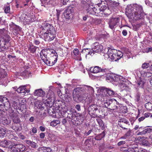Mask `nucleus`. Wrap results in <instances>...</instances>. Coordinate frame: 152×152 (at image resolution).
<instances>
[{"label":"nucleus","mask_w":152,"mask_h":152,"mask_svg":"<svg viewBox=\"0 0 152 152\" xmlns=\"http://www.w3.org/2000/svg\"><path fill=\"white\" fill-rule=\"evenodd\" d=\"M92 131V130L91 129H90L89 130L88 132H85V133H84V134L86 136H88L91 134Z\"/></svg>","instance_id":"obj_62"},{"label":"nucleus","mask_w":152,"mask_h":152,"mask_svg":"<svg viewBox=\"0 0 152 152\" xmlns=\"http://www.w3.org/2000/svg\"><path fill=\"white\" fill-rule=\"evenodd\" d=\"M64 15L66 19H72V15L69 10H67L64 13Z\"/></svg>","instance_id":"obj_28"},{"label":"nucleus","mask_w":152,"mask_h":152,"mask_svg":"<svg viewBox=\"0 0 152 152\" xmlns=\"http://www.w3.org/2000/svg\"><path fill=\"white\" fill-rule=\"evenodd\" d=\"M42 151L38 152H51V149L50 148L45 147L42 148Z\"/></svg>","instance_id":"obj_45"},{"label":"nucleus","mask_w":152,"mask_h":152,"mask_svg":"<svg viewBox=\"0 0 152 152\" xmlns=\"http://www.w3.org/2000/svg\"><path fill=\"white\" fill-rule=\"evenodd\" d=\"M1 37H3V40H2V42L1 43V46L0 47V51L3 50H4L6 49V47L5 46L6 43L8 42L10 40V36L8 35H6L5 36V37L7 39H6L3 36H1Z\"/></svg>","instance_id":"obj_12"},{"label":"nucleus","mask_w":152,"mask_h":152,"mask_svg":"<svg viewBox=\"0 0 152 152\" xmlns=\"http://www.w3.org/2000/svg\"><path fill=\"white\" fill-rule=\"evenodd\" d=\"M4 9L5 13L7 14L10 13V7L9 5H5Z\"/></svg>","instance_id":"obj_41"},{"label":"nucleus","mask_w":152,"mask_h":152,"mask_svg":"<svg viewBox=\"0 0 152 152\" xmlns=\"http://www.w3.org/2000/svg\"><path fill=\"white\" fill-rule=\"evenodd\" d=\"M3 116L2 118L0 119V123L5 126L10 124L11 122V119L8 118L7 119L5 117V113Z\"/></svg>","instance_id":"obj_15"},{"label":"nucleus","mask_w":152,"mask_h":152,"mask_svg":"<svg viewBox=\"0 0 152 152\" xmlns=\"http://www.w3.org/2000/svg\"><path fill=\"white\" fill-rule=\"evenodd\" d=\"M39 36L46 41L49 42L53 40L56 36V32H47L45 31H41Z\"/></svg>","instance_id":"obj_4"},{"label":"nucleus","mask_w":152,"mask_h":152,"mask_svg":"<svg viewBox=\"0 0 152 152\" xmlns=\"http://www.w3.org/2000/svg\"><path fill=\"white\" fill-rule=\"evenodd\" d=\"M8 112L10 116L12 118V120L14 123L18 124L20 123V120L19 118L17 113L14 112V110L12 109H10Z\"/></svg>","instance_id":"obj_8"},{"label":"nucleus","mask_w":152,"mask_h":152,"mask_svg":"<svg viewBox=\"0 0 152 152\" xmlns=\"http://www.w3.org/2000/svg\"><path fill=\"white\" fill-rule=\"evenodd\" d=\"M45 103L49 107H51L53 105V102L51 100H50V102L49 101H47Z\"/></svg>","instance_id":"obj_51"},{"label":"nucleus","mask_w":152,"mask_h":152,"mask_svg":"<svg viewBox=\"0 0 152 152\" xmlns=\"http://www.w3.org/2000/svg\"><path fill=\"white\" fill-rule=\"evenodd\" d=\"M12 144L13 143L11 140H4L1 141L0 142V145L4 148H7L8 146L9 147V146L12 145Z\"/></svg>","instance_id":"obj_17"},{"label":"nucleus","mask_w":152,"mask_h":152,"mask_svg":"<svg viewBox=\"0 0 152 152\" xmlns=\"http://www.w3.org/2000/svg\"><path fill=\"white\" fill-rule=\"evenodd\" d=\"M47 96L50 100H53V101H54V94L53 92L50 91L48 92Z\"/></svg>","instance_id":"obj_35"},{"label":"nucleus","mask_w":152,"mask_h":152,"mask_svg":"<svg viewBox=\"0 0 152 152\" xmlns=\"http://www.w3.org/2000/svg\"><path fill=\"white\" fill-rule=\"evenodd\" d=\"M11 148L12 152H23L27 150V148L25 145L20 143H13Z\"/></svg>","instance_id":"obj_6"},{"label":"nucleus","mask_w":152,"mask_h":152,"mask_svg":"<svg viewBox=\"0 0 152 152\" xmlns=\"http://www.w3.org/2000/svg\"><path fill=\"white\" fill-rule=\"evenodd\" d=\"M73 100L77 103L82 102L87 96L84 94L83 92L77 87L74 89L73 92Z\"/></svg>","instance_id":"obj_2"},{"label":"nucleus","mask_w":152,"mask_h":152,"mask_svg":"<svg viewBox=\"0 0 152 152\" xmlns=\"http://www.w3.org/2000/svg\"><path fill=\"white\" fill-rule=\"evenodd\" d=\"M150 66L149 63H143L142 65V68L143 69H146Z\"/></svg>","instance_id":"obj_49"},{"label":"nucleus","mask_w":152,"mask_h":152,"mask_svg":"<svg viewBox=\"0 0 152 152\" xmlns=\"http://www.w3.org/2000/svg\"><path fill=\"white\" fill-rule=\"evenodd\" d=\"M107 54L109 58L115 61L119 60L123 56V53L120 51H117L115 50L109 49Z\"/></svg>","instance_id":"obj_3"},{"label":"nucleus","mask_w":152,"mask_h":152,"mask_svg":"<svg viewBox=\"0 0 152 152\" xmlns=\"http://www.w3.org/2000/svg\"><path fill=\"white\" fill-rule=\"evenodd\" d=\"M106 71V69H101L98 66H95L92 70V68L91 69V72L92 73H96L99 72H105Z\"/></svg>","instance_id":"obj_19"},{"label":"nucleus","mask_w":152,"mask_h":152,"mask_svg":"<svg viewBox=\"0 0 152 152\" xmlns=\"http://www.w3.org/2000/svg\"><path fill=\"white\" fill-rule=\"evenodd\" d=\"M140 94L139 92H137L135 95V100L137 102H138L140 99Z\"/></svg>","instance_id":"obj_47"},{"label":"nucleus","mask_w":152,"mask_h":152,"mask_svg":"<svg viewBox=\"0 0 152 152\" xmlns=\"http://www.w3.org/2000/svg\"><path fill=\"white\" fill-rule=\"evenodd\" d=\"M96 121L100 126L102 128H104V125L102 120L100 118L96 119Z\"/></svg>","instance_id":"obj_40"},{"label":"nucleus","mask_w":152,"mask_h":152,"mask_svg":"<svg viewBox=\"0 0 152 152\" xmlns=\"http://www.w3.org/2000/svg\"><path fill=\"white\" fill-rule=\"evenodd\" d=\"M112 99H110L106 100V102L104 103L105 107H106L108 106H109L110 107V104H111V102Z\"/></svg>","instance_id":"obj_44"},{"label":"nucleus","mask_w":152,"mask_h":152,"mask_svg":"<svg viewBox=\"0 0 152 152\" xmlns=\"http://www.w3.org/2000/svg\"><path fill=\"white\" fill-rule=\"evenodd\" d=\"M131 131L129 130L124 135V138H126L129 137L131 135Z\"/></svg>","instance_id":"obj_50"},{"label":"nucleus","mask_w":152,"mask_h":152,"mask_svg":"<svg viewBox=\"0 0 152 152\" xmlns=\"http://www.w3.org/2000/svg\"><path fill=\"white\" fill-rule=\"evenodd\" d=\"M6 100V97L0 96V107H1L2 104H3V102L4 100Z\"/></svg>","instance_id":"obj_48"},{"label":"nucleus","mask_w":152,"mask_h":152,"mask_svg":"<svg viewBox=\"0 0 152 152\" xmlns=\"http://www.w3.org/2000/svg\"><path fill=\"white\" fill-rule=\"evenodd\" d=\"M7 132L5 128L0 127V138H3L5 137Z\"/></svg>","instance_id":"obj_32"},{"label":"nucleus","mask_w":152,"mask_h":152,"mask_svg":"<svg viewBox=\"0 0 152 152\" xmlns=\"http://www.w3.org/2000/svg\"><path fill=\"white\" fill-rule=\"evenodd\" d=\"M27 90L26 88V86H21L17 89V92L18 93H25L27 92Z\"/></svg>","instance_id":"obj_31"},{"label":"nucleus","mask_w":152,"mask_h":152,"mask_svg":"<svg viewBox=\"0 0 152 152\" xmlns=\"http://www.w3.org/2000/svg\"><path fill=\"white\" fill-rule=\"evenodd\" d=\"M45 94V93L42 89L36 90L34 92V95L37 96H43Z\"/></svg>","instance_id":"obj_26"},{"label":"nucleus","mask_w":152,"mask_h":152,"mask_svg":"<svg viewBox=\"0 0 152 152\" xmlns=\"http://www.w3.org/2000/svg\"><path fill=\"white\" fill-rule=\"evenodd\" d=\"M60 123V121L58 120H55L50 122V125L53 126H55Z\"/></svg>","instance_id":"obj_38"},{"label":"nucleus","mask_w":152,"mask_h":152,"mask_svg":"<svg viewBox=\"0 0 152 152\" xmlns=\"http://www.w3.org/2000/svg\"><path fill=\"white\" fill-rule=\"evenodd\" d=\"M6 76V73L4 70H3L2 72L0 73V84L3 85H5V83H4V80H6L5 78Z\"/></svg>","instance_id":"obj_25"},{"label":"nucleus","mask_w":152,"mask_h":152,"mask_svg":"<svg viewBox=\"0 0 152 152\" xmlns=\"http://www.w3.org/2000/svg\"><path fill=\"white\" fill-rule=\"evenodd\" d=\"M123 123H125L126 124H128L129 125V122L126 119L124 118H121L120 119L118 122V125L121 128L124 129H127V128H126L125 127H124L123 126L122 124Z\"/></svg>","instance_id":"obj_20"},{"label":"nucleus","mask_w":152,"mask_h":152,"mask_svg":"<svg viewBox=\"0 0 152 152\" xmlns=\"http://www.w3.org/2000/svg\"><path fill=\"white\" fill-rule=\"evenodd\" d=\"M146 133H150L152 132V129L151 128H147L145 129Z\"/></svg>","instance_id":"obj_59"},{"label":"nucleus","mask_w":152,"mask_h":152,"mask_svg":"<svg viewBox=\"0 0 152 152\" xmlns=\"http://www.w3.org/2000/svg\"><path fill=\"white\" fill-rule=\"evenodd\" d=\"M42 30L41 31H45L47 32L56 31L55 28L50 24L48 23H44L42 26Z\"/></svg>","instance_id":"obj_10"},{"label":"nucleus","mask_w":152,"mask_h":152,"mask_svg":"<svg viewBox=\"0 0 152 152\" xmlns=\"http://www.w3.org/2000/svg\"><path fill=\"white\" fill-rule=\"evenodd\" d=\"M86 9V12L87 15H94L93 12V6L90 4L84 7H82L81 10Z\"/></svg>","instance_id":"obj_11"},{"label":"nucleus","mask_w":152,"mask_h":152,"mask_svg":"<svg viewBox=\"0 0 152 152\" xmlns=\"http://www.w3.org/2000/svg\"><path fill=\"white\" fill-rule=\"evenodd\" d=\"M34 108L35 109H43L40 101L38 100H36L34 102Z\"/></svg>","instance_id":"obj_27"},{"label":"nucleus","mask_w":152,"mask_h":152,"mask_svg":"<svg viewBox=\"0 0 152 152\" xmlns=\"http://www.w3.org/2000/svg\"><path fill=\"white\" fill-rule=\"evenodd\" d=\"M137 84L138 85V86H140V85H141V86L142 87V86L143 84V82H142L141 81H137Z\"/></svg>","instance_id":"obj_61"},{"label":"nucleus","mask_w":152,"mask_h":152,"mask_svg":"<svg viewBox=\"0 0 152 152\" xmlns=\"http://www.w3.org/2000/svg\"><path fill=\"white\" fill-rule=\"evenodd\" d=\"M21 124L19 123H14L12 124L11 128L14 130L17 131L20 130L21 129Z\"/></svg>","instance_id":"obj_29"},{"label":"nucleus","mask_w":152,"mask_h":152,"mask_svg":"<svg viewBox=\"0 0 152 152\" xmlns=\"http://www.w3.org/2000/svg\"><path fill=\"white\" fill-rule=\"evenodd\" d=\"M98 110V109L97 108L96 105L95 104L91 105L88 109L89 113H90L91 112H94V113H95L96 111Z\"/></svg>","instance_id":"obj_33"},{"label":"nucleus","mask_w":152,"mask_h":152,"mask_svg":"<svg viewBox=\"0 0 152 152\" xmlns=\"http://www.w3.org/2000/svg\"><path fill=\"white\" fill-rule=\"evenodd\" d=\"M5 113L3 112L2 111L0 110V119L3 117L4 115L5 114Z\"/></svg>","instance_id":"obj_63"},{"label":"nucleus","mask_w":152,"mask_h":152,"mask_svg":"<svg viewBox=\"0 0 152 152\" xmlns=\"http://www.w3.org/2000/svg\"><path fill=\"white\" fill-rule=\"evenodd\" d=\"M125 10L126 14L129 18L138 20L142 18L143 10L141 5L134 4L127 6Z\"/></svg>","instance_id":"obj_1"},{"label":"nucleus","mask_w":152,"mask_h":152,"mask_svg":"<svg viewBox=\"0 0 152 152\" xmlns=\"http://www.w3.org/2000/svg\"><path fill=\"white\" fill-rule=\"evenodd\" d=\"M110 109L112 110H117L120 107L119 103L114 99H112Z\"/></svg>","instance_id":"obj_13"},{"label":"nucleus","mask_w":152,"mask_h":152,"mask_svg":"<svg viewBox=\"0 0 152 152\" xmlns=\"http://www.w3.org/2000/svg\"><path fill=\"white\" fill-rule=\"evenodd\" d=\"M12 102V106L15 109L17 110L19 108V105L18 103L15 101H13Z\"/></svg>","instance_id":"obj_43"},{"label":"nucleus","mask_w":152,"mask_h":152,"mask_svg":"<svg viewBox=\"0 0 152 152\" xmlns=\"http://www.w3.org/2000/svg\"><path fill=\"white\" fill-rule=\"evenodd\" d=\"M120 19L119 18H112L109 20V26L112 29L114 30L116 27L119 24Z\"/></svg>","instance_id":"obj_7"},{"label":"nucleus","mask_w":152,"mask_h":152,"mask_svg":"<svg viewBox=\"0 0 152 152\" xmlns=\"http://www.w3.org/2000/svg\"><path fill=\"white\" fill-rule=\"evenodd\" d=\"M6 32V31L4 29H0V35H4V34L5 32Z\"/></svg>","instance_id":"obj_58"},{"label":"nucleus","mask_w":152,"mask_h":152,"mask_svg":"<svg viewBox=\"0 0 152 152\" xmlns=\"http://www.w3.org/2000/svg\"><path fill=\"white\" fill-rule=\"evenodd\" d=\"M136 151L133 148H129L128 150V152H136Z\"/></svg>","instance_id":"obj_54"},{"label":"nucleus","mask_w":152,"mask_h":152,"mask_svg":"<svg viewBox=\"0 0 152 152\" xmlns=\"http://www.w3.org/2000/svg\"><path fill=\"white\" fill-rule=\"evenodd\" d=\"M107 79L111 82H118L119 80V77L118 76H115L114 75H107Z\"/></svg>","instance_id":"obj_24"},{"label":"nucleus","mask_w":152,"mask_h":152,"mask_svg":"<svg viewBox=\"0 0 152 152\" xmlns=\"http://www.w3.org/2000/svg\"><path fill=\"white\" fill-rule=\"evenodd\" d=\"M79 50L77 49H75L73 50V53L75 56H77L78 54Z\"/></svg>","instance_id":"obj_56"},{"label":"nucleus","mask_w":152,"mask_h":152,"mask_svg":"<svg viewBox=\"0 0 152 152\" xmlns=\"http://www.w3.org/2000/svg\"><path fill=\"white\" fill-rule=\"evenodd\" d=\"M45 134L44 133H41L39 134V137L42 139H43L45 137Z\"/></svg>","instance_id":"obj_64"},{"label":"nucleus","mask_w":152,"mask_h":152,"mask_svg":"<svg viewBox=\"0 0 152 152\" xmlns=\"http://www.w3.org/2000/svg\"><path fill=\"white\" fill-rule=\"evenodd\" d=\"M93 12H94V15L95 14H98L102 12V10H100V8L97 9L95 7H93Z\"/></svg>","instance_id":"obj_46"},{"label":"nucleus","mask_w":152,"mask_h":152,"mask_svg":"<svg viewBox=\"0 0 152 152\" xmlns=\"http://www.w3.org/2000/svg\"><path fill=\"white\" fill-rule=\"evenodd\" d=\"M119 3L118 2H116L115 1H112L111 2L110 6L113 9H117L119 7Z\"/></svg>","instance_id":"obj_34"},{"label":"nucleus","mask_w":152,"mask_h":152,"mask_svg":"<svg viewBox=\"0 0 152 152\" xmlns=\"http://www.w3.org/2000/svg\"><path fill=\"white\" fill-rule=\"evenodd\" d=\"M37 48L33 45H30L29 48V49L31 53H34L35 52Z\"/></svg>","instance_id":"obj_39"},{"label":"nucleus","mask_w":152,"mask_h":152,"mask_svg":"<svg viewBox=\"0 0 152 152\" xmlns=\"http://www.w3.org/2000/svg\"><path fill=\"white\" fill-rule=\"evenodd\" d=\"M75 115L74 114V115H73V114H72L71 117H69V118L70 119H71L72 120H75V119H77V118L75 116Z\"/></svg>","instance_id":"obj_57"},{"label":"nucleus","mask_w":152,"mask_h":152,"mask_svg":"<svg viewBox=\"0 0 152 152\" xmlns=\"http://www.w3.org/2000/svg\"><path fill=\"white\" fill-rule=\"evenodd\" d=\"M26 142L32 148H37L38 147V145L35 142L29 140L26 141Z\"/></svg>","instance_id":"obj_30"},{"label":"nucleus","mask_w":152,"mask_h":152,"mask_svg":"<svg viewBox=\"0 0 152 152\" xmlns=\"http://www.w3.org/2000/svg\"><path fill=\"white\" fill-rule=\"evenodd\" d=\"M100 3H99L100 5L98 6L100 7V10H102V12L108 8L107 3L106 0H103V1H100Z\"/></svg>","instance_id":"obj_14"},{"label":"nucleus","mask_w":152,"mask_h":152,"mask_svg":"<svg viewBox=\"0 0 152 152\" xmlns=\"http://www.w3.org/2000/svg\"><path fill=\"white\" fill-rule=\"evenodd\" d=\"M6 100H4L3 102V104H2L1 107L6 110H9L10 109V104L7 98H6Z\"/></svg>","instance_id":"obj_23"},{"label":"nucleus","mask_w":152,"mask_h":152,"mask_svg":"<svg viewBox=\"0 0 152 152\" xmlns=\"http://www.w3.org/2000/svg\"><path fill=\"white\" fill-rule=\"evenodd\" d=\"M56 10L57 11L56 16H57V19L58 20L60 17L61 11L58 10Z\"/></svg>","instance_id":"obj_53"},{"label":"nucleus","mask_w":152,"mask_h":152,"mask_svg":"<svg viewBox=\"0 0 152 152\" xmlns=\"http://www.w3.org/2000/svg\"><path fill=\"white\" fill-rule=\"evenodd\" d=\"M90 49V50H89V51L88 52V53L86 54V57L87 56V55L88 54V55L90 54V55H91V56H92V53H93V54H94L95 53V52H94V51H93V48L92 49Z\"/></svg>","instance_id":"obj_52"},{"label":"nucleus","mask_w":152,"mask_h":152,"mask_svg":"<svg viewBox=\"0 0 152 152\" xmlns=\"http://www.w3.org/2000/svg\"><path fill=\"white\" fill-rule=\"evenodd\" d=\"M78 88L83 92L84 94L88 96L90 94H92L94 92V88L90 86L85 85L83 87H78Z\"/></svg>","instance_id":"obj_9"},{"label":"nucleus","mask_w":152,"mask_h":152,"mask_svg":"<svg viewBox=\"0 0 152 152\" xmlns=\"http://www.w3.org/2000/svg\"><path fill=\"white\" fill-rule=\"evenodd\" d=\"M105 136V134L104 132L101 133L96 136L95 137V139L97 140H100Z\"/></svg>","instance_id":"obj_36"},{"label":"nucleus","mask_w":152,"mask_h":152,"mask_svg":"<svg viewBox=\"0 0 152 152\" xmlns=\"http://www.w3.org/2000/svg\"><path fill=\"white\" fill-rule=\"evenodd\" d=\"M102 92H106L109 95L112 96L115 94V92L113 91L110 88H107L105 87H102L101 89Z\"/></svg>","instance_id":"obj_18"},{"label":"nucleus","mask_w":152,"mask_h":152,"mask_svg":"<svg viewBox=\"0 0 152 152\" xmlns=\"http://www.w3.org/2000/svg\"><path fill=\"white\" fill-rule=\"evenodd\" d=\"M75 108L78 111H80L81 110L80 106L79 104H77L76 105Z\"/></svg>","instance_id":"obj_60"},{"label":"nucleus","mask_w":152,"mask_h":152,"mask_svg":"<svg viewBox=\"0 0 152 152\" xmlns=\"http://www.w3.org/2000/svg\"><path fill=\"white\" fill-rule=\"evenodd\" d=\"M50 51L51 52V57L50 58H48L45 63L48 65L52 66L56 63L58 55L56 51L53 49H51Z\"/></svg>","instance_id":"obj_5"},{"label":"nucleus","mask_w":152,"mask_h":152,"mask_svg":"<svg viewBox=\"0 0 152 152\" xmlns=\"http://www.w3.org/2000/svg\"><path fill=\"white\" fill-rule=\"evenodd\" d=\"M94 48H93V50L95 53H99L101 52L103 48L102 45H100L97 42H95L94 44Z\"/></svg>","instance_id":"obj_16"},{"label":"nucleus","mask_w":152,"mask_h":152,"mask_svg":"<svg viewBox=\"0 0 152 152\" xmlns=\"http://www.w3.org/2000/svg\"><path fill=\"white\" fill-rule=\"evenodd\" d=\"M69 0H51L53 2L52 4L55 5L56 4H59L60 5H65L66 4V3L68 2Z\"/></svg>","instance_id":"obj_22"},{"label":"nucleus","mask_w":152,"mask_h":152,"mask_svg":"<svg viewBox=\"0 0 152 152\" xmlns=\"http://www.w3.org/2000/svg\"><path fill=\"white\" fill-rule=\"evenodd\" d=\"M145 108L148 110H151L152 109V104L150 102H148L145 104Z\"/></svg>","instance_id":"obj_42"},{"label":"nucleus","mask_w":152,"mask_h":152,"mask_svg":"<svg viewBox=\"0 0 152 152\" xmlns=\"http://www.w3.org/2000/svg\"><path fill=\"white\" fill-rule=\"evenodd\" d=\"M90 0H82L81 3V8L90 4Z\"/></svg>","instance_id":"obj_37"},{"label":"nucleus","mask_w":152,"mask_h":152,"mask_svg":"<svg viewBox=\"0 0 152 152\" xmlns=\"http://www.w3.org/2000/svg\"><path fill=\"white\" fill-rule=\"evenodd\" d=\"M48 54L47 51L44 50H42L40 53V57L44 63L48 59L47 57Z\"/></svg>","instance_id":"obj_21"},{"label":"nucleus","mask_w":152,"mask_h":152,"mask_svg":"<svg viewBox=\"0 0 152 152\" xmlns=\"http://www.w3.org/2000/svg\"><path fill=\"white\" fill-rule=\"evenodd\" d=\"M89 50H90L89 49L87 48L84 49L82 50V52L83 53H86V54H88V52L89 51Z\"/></svg>","instance_id":"obj_55"}]
</instances>
